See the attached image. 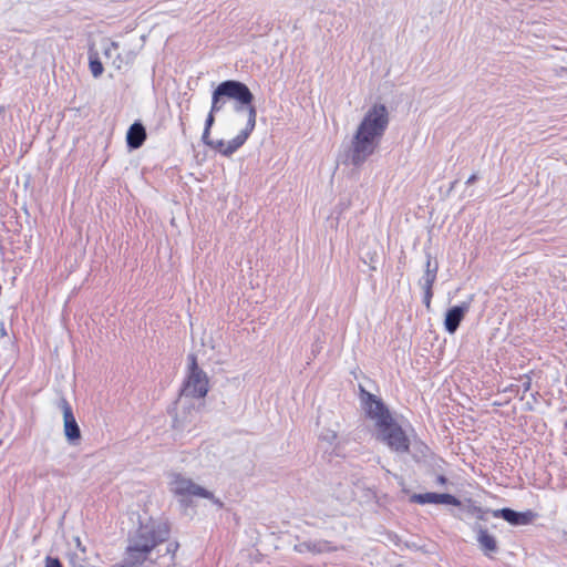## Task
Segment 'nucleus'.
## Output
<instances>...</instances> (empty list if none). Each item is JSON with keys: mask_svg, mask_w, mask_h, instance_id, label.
I'll list each match as a JSON object with an SVG mask.
<instances>
[{"mask_svg": "<svg viewBox=\"0 0 567 567\" xmlns=\"http://www.w3.org/2000/svg\"><path fill=\"white\" fill-rule=\"evenodd\" d=\"M171 489L174 494L179 496H197L212 499L221 505L219 501L214 499V494L204 487L194 483L190 478L184 477L179 474L175 475L171 482Z\"/></svg>", "mask_w": 567, "mask_h": 567, "instance_id": "nucleus-6", "label": "nucleus"}, {"mask_svg": "<svg viewBox=\"0 0 567 567\" xmlns=\"http://www.w3.org/2000/svg\"><path fill=\"white\" fill-rule=\"evenodd\" d=\"M494 516L502 517L512 525H526L534 520L536 514L532 511L518 513L511 508H502L495 511Z\"/></svg>", "mask_w": 567, "mask_h": 567, "instance_id": "nucleus-8", "label": "nucleus"}, {"mask_svg": "<svg viewBox=\"0 0 567 567\" xmlns=\"http://www.w3.org/2000/svg\"><path fill=\"white\" fill-rule=\"evenodd\" d=\"M436 483L440 485H445L447 483V478L444 475H437Z\"/></svg>", "mask_w": 567, "mask_h": 567, "instance_id": "nucleus-20", "label": "nucleus"}, {"mask_svg": "<svg viewBox=\"0 0 567 567\" xmlns=\"http://www.w3.org/2000/svg\"><path fill=\"white\" fill-rule=\"evenodd\" d=\"M257 111L255 106L248 107V121L243 131H240L231 141L224 140L214 141L210 148L215 150L223 156H230L239 150L254 132L256 126Z\"/></svg>", "mask_w": 567, "mask_h": 567, "instance_id": "nucleus-5", "label": "nucleus"}, {"mask_svg": "<svg viewBox=\"0 0 567 567\" xmlns=\"http://www.w3.org/2000/svg\"><path fill=\"white\" fill-rule=\"evenodd\" d=\"M412 501L417 504H436V493L415 494Z\"/></svg>", "mask_w": 567, "mask_h": 567, "instance_id": "nucleus-13", "label": "nucleus"}, {"mask_svg": "<svg viewBox=\"0 0 567 567\" xmlns=\"http://www.w3.org/2000/svg\"><path fill=\"white\" fill-rule=\"evenodd\" d=\"M208 391L209 379L206 372L199 368L196 354L189 353L187 357V371L182 393L186 396L204 399Z\"/></svg>", "mask_w": 567, "mask_h": 567, "instance_id": "nucleus-3", "label": "nucleus"}, {"mask_svg": "<svg viewBox=\"0 0 567 567\" xmlns=\"http://www.w3.org/2000/svg\"><path fill=\"white\" fill-rule=\"evenodd\" d=\"M477 540L485 555L489 556L492 553L497 550V542L495 537L487 532V529H480Z\"/></svg>", "mask_w": 567, "mask_h": 567, "instance_id": "nucleus-11", "label": "nucleus"}, {"mask_svg": "<svg viewBox=\"0 0 567 567\" xmlns=\"http://www.w3.org/2000/svg\"><path fill=\"white\" fill-rule=\"evenodd\" d=\"M209 135H210V130H208V127H205L204 132H203V136H202V140L204 142V144H206L207 146H212V143L214 141L209 140Z\"/></svg>", "mask_w": 567, "mask_h": 567, "instance_id": "nucleus-18", "label": "nucleus"}, {"mask_svg": "<svg viewBox=\"0 0 567 567\" xmlns=\"http://www.w3.org/2000/svg\"><path fill=\"white\" fill-rule=\"evenodd\" d=\"M474 512L477 514L480 518H483L484 511L482 508H474Z\"/></svg>", "mask_w": 567, "mask_h": 567, "instance_id": "nucleus-22", "label": "nucleus"}, {"mask_svg": "<svg viewBox=\"0 0 567 567\" xmlns=\"http://www.w3.org/2000/svg\"><path fill=\"white\" fill-rule=\"evenodd\" d=\"M437 275V264L432 265L431 258H427L422 286L433 287Z\"/></svg>", "mask_w": 567, "mask_h": 567, "instance_id": "nucleus-12", "label": "nucleus"}, {"mask_svg": "<svg viewBox=\"0 0 567 567\" xmlns=\"http://www.w3.org/2000/svg\"><path fill=\"white\" fill-rule=\"evenodd\" d=\"M174 424H175V426H177L179 424V420L177 417L175 419Z\"/></svg>", "mask_w": 567, "mask_h": 567, "instance_id": "nucleus-24", "label": "nucleus"}, {"mask_svg": "<svg viewBox=\"0 0 567 567\" xmlns=\"http://www.w3.org/2000/svg\"><path fill=\"white\" fill-rule=\"evenodd\" d=\"M362 394L365 412L370 419L375 421L381 441L396 453H408L410 451V440L388 408L380 399L363 389Z\"/></svg>", "mask_w": 567, "mask_h": 567, "instance_id": "nucleus-2", "label": "nucleus"}, {"mask_svg": "<svg viewBox=\"0 0 567 567\" xmlns=\"http://www.w3.org/2000/svg\"><path fill=\"white\" fill-rule=\"evenodd\" d=\"M89 66H90L91 73L94 78H97L103 73V70H104L103 64L97 59L90 60Z\"/></svg>", "mask_w": 567, "mask_h": 567, "instance_id": "nucleus-15", "label": "nucleus"}, {"mask_svg": "<svg viewBox=\"0 0 567 567\" xmlns=\"http://www.w3.org/2000/svg\"><path fill=\"white\" fill-rule=\"evenodd\" d=\"M146 140L145 127L136 122L132 124L126 134V142L131 148H138L143 145Z\"/></svg>", "mask_w": 567, "mask_h": 567, "instance_id": "nucleus-10", "label": "nucleus"}, {"mask_svg": "<svg viewBox=\"0 0 567 567\" xmlns=\"http://www.w3.org/2000/svg\"><path fill=\"white\" fill-rule=\"evenodd\" d=\"M150 550H151V548H150V547H144V548H143V551H144V553H148Z\"/></svg>", "mask_w": 567, "mask_h": 567, "instance_id": "nucleus-23", "label": "nucleus"}, {"mask_svg": "<svg viewBox=\"0 0 567 567\" xmlns=\"http://www.w3.org/2000/svg\"><path fill=\"white\" fill-rule=\"evenodd\" d=\"M424 296H423V303L425 308L429 310L431 308V302L433 298V287L429 286H422Z\"/></svg>", "mask_w": 567, "mask_h": 567, "instance_id": "nucleus-16", "label": "nucleus"}, {"mask_svg": "<svg viewBox=\"0 0 567 567\" xmlns=\"http://www.w3.org/2000/svg\"><path fill=\"white\" fill-rule=\"evenodd\" d=\"M214 113H215V112H212V111H210V112H209V114H208V116H207V118H206L205 127H208V130H210V128H212V126H213V124H214V122H215Z\"/></svg>", "mask_w": 567, "mask_h": 567, "instance_id": "nucleus-19", "label": "nucleus"}, {"mask_svg": "<svg viewBox=\"0 0 567 567\" xmlns=\"http://www.w3.org/2000/svg\"><path fill=\"white\" fill-rule=\"evenodd\" d=\"M477 179V176L475 174H472L468 179L466 181L467 185L473 184Z\"/></svg>", "mask_w": 567, "mask_h": 567, "instance_id": "nucleus-21", "label": "nucleus"}, {"mask_svg": "<svg viewBox=\"0 0 567 567\" xmlns=\"http://www.w3.org/2000/svg\"><path fill=\"white\" fill-rule=\"evenodd\" d=\"M389 124L386 107L374 104L359 124L352 141L351 161L354 165L362 164L372 155Z\"/></svg>", "mask_w": 567, "mask_h": 567, "instance_id": "nucleus-1", "label": "nucleus"}, {"mask_svg": "<svg viewBox=\"0 0 567 567\" xmlns=\"http://www.w3.org/2000/svg\"><path fill=\"white\" fill-rule=\"evenodd\" d=\"M470 309V303L463 302L460 306L450 308L445 315L444 327L449 333H454Z\"/></svg>", "mask_w": 567, "mask_h": 567, "instance_id": "nucleus-7", "label": "nucleus"}, {"mask_svg": "<svg viewBox=\"0 0 567 567\" xmlns=\"http://www.w3.org/2000/svg\"><path fill=\"white\" fill-rule=\"evenodd\" d=\"M63 420L65 436L71 441L79 440L81 432L73 415L72 409L66 401L63 403Z\"/></svg>", "mask_w": 567, "mask_h": 567, "instance_id": "nucleus-9", "label": "nucleus"}, {"mask_svg": "<svg viewBox=\"0 0 567 567\" xmlns=\"http://www.w3.org/2000/svg\"><path fill=\"white\" fill-rule=\"evenodd\" d=\"M44 567H63L61 561L58 558L47 557Z\"/></svg>", "mask_w": 567, "mask_h": 567, "instance_id": "nucleus-17", "label": "nucleus"}, {"mask_svg": "<svg viewBox=\"0 0 567 567\" xmlns=\"http://www.w3.org/2000/svg\"><path fill=\"white\" fill-rule=\"evenodd\" d=\"M436 504H447L453 506H458L461 502L451 494H437L436 493Z\"/></svg>", "mask_w": 567, "mask_h": 567, "instance_id": "nucleus-14", "label": "nucleus"}, {"mask_svg": "<svg viewBox=\"0 0 567 567\" xmlns=\"http://www.w3.org/2000/svg\"><path fill=\"white\" fill-rule=\"evenodd\" d=\"M221 96L235 100L243 105H248L249 107L252 106V93L245 83L239 81H224L215 89L212 95V112H218L221 109Z\"/></svg>", "mask_w": 567, "mask_h": 567, "instance_id": "nucleus-4", "label": "nucleus"}]
</instances>
